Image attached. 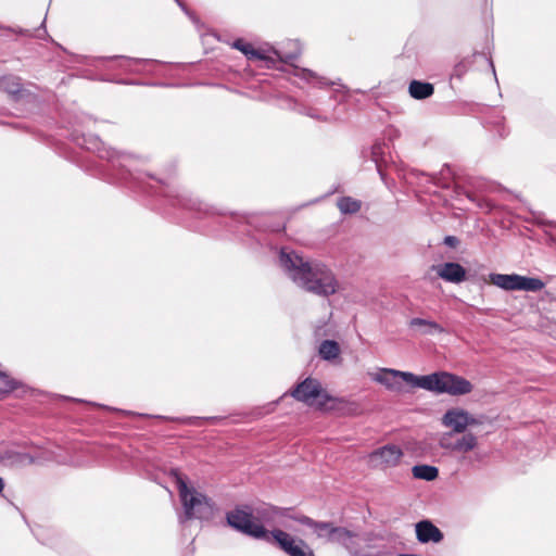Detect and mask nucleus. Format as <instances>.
<instances>
[{
    "label": "nucleus",
    "mask_w": 556,
    "mask_h": 556,
    "mask_svg": "<svg viewBox=\"0 0 556 556\" xmlns=\"http://www.w3.org/2000/svg\"><path fill=\"white\" fill-rule=\"evenodd\" d=\"M306 115H308V116H311V117H313V118H316V119H319V118H320V116H319V115H317V114H314V112H313L312 110H308V111L306 112Z\"/></svg>",
    "instance_id": "473e14b6"
},
{
    "label": "nucleus",
    "mask_w": 556,
    "mask_h": 556,
    "mask_svg": "<svg viewBox=\"0 0 556 556\" xmlns=\"http://www.w3.org/2000/svg\"><path fill=\"white\" fill-rule=\"evenodd\" d=\"M412 472L415 479L425 481H433L439 476V469L431 465H415Z\"/></svg>",
    "instance_id": "412c9836"
},
{
    "label": "nucleus",
    "mask_w": 556,
    "mask_h": 556,
    "mask_svg": "<svg viewBox=\"0 0 556 556\" xmlns=\"http://www.w3.org/2000/svg\"><path fill=\"white\" fill-rule=\"evenodd\" d=\"M490 66L492 68L493 74L495 75V67H494L492 60H490Z\"/></svg>",
    "instance_id": "c9c22d12"
},
{
    "label": "nucleus",
    "mask_w": 556,
    "mask_h": 556,
    "mask_svg": "<svg viewBox=\"0 0 556 556\" xmlns=\"http://www.w3.org/2000/svg\"><path fill=\"white\" fill-rule=\"evenodd\" d=\"M290 395L306 405H313L316 402V406L320 410L333 409L334 405L328 404L341 402V400L330 395L326 390H324L319 380L312 377H307L303 381L299 382L290 391Z\"/></svg>",
    "instance_id": "423d86ee"
},
{
    "label": "nucleus",
    "mask_w": 556,
    "mask_h": 556,
    "mask_svg": "<svg viewBox=\"0 0 556 556\" xmlns=\"http://www.w3.org/2000/svg\"><path fill=\"white\" fill-rule=\"evenodd\" d=\"M387 152H389V147L384 142L377 141L371 147L372 161L375 162L377 172L383 181H386L383 166L388 163Z\"/></svg>",
    "instance_id": "a211bd4d"
},
{
    "label": "nucleus",
    "mask_w": 556,
    "mask_h": 556,
    "mask_svg": "<svg viewBox=\"0 0 556 556\" xmlns=\"http://www.w3.org/2000/svg\"><path fill=\"white\" fill-rule=\"evenodd\" d=\"M232 47L241 51L248 58V60L265 61L267 63V67L274 66L276 60H279L282 63H288L296 58V54L283 55L274 48L267 50L255 49L251 43L244 41L243 39L235 40Z\"/></svg>",
    "instance_id": "6e6552de"
},
{
    "label": "nucleus",
    "mask_w": 556,
    "mask_h": 556,
    "mask_svg": "<svg viewBox=\"0 0 556 556\" xmlns=\"http://www.w3.org/2000/svg\"><path fill=\"white\" fill-rule=\"evenodd\" d=\"M122 63L119 64V67H124V70H127V66H125V62L124 61H121Z\"/></svg>",
    "instance_id": "e433bc0d"
},
{
    "label": "nucleus",
    "mask_w": 556,
    "mask_h": 556,
    "mask_svg": "<svg viewBox=\"0 0 556 556\" xmlns=\"http://www.w3.org/2000/svg\"><path fill=\"white\" fill-rule=\"evenodd\" d=\"M227 525L236 531L253 539L271 542L274 532L268 531L262 523L254 521V509L251 505H237L232 510L226 513Z\"/></svg>",
    "instance_id": "39448f33"
},
{
    "label": "nucleus",
    "mask_w": 556,
    "mask_h": 556,
    "mask_svg": "<svg viewBox=\"0 0 556 556\" xmlns=\"http://www.w3.org/2000/svg\"><path fill=\"white\" fill-rule=\"evenodd\" d=\"M404 453L395 444H387L369 454V462L376 467L391 468L400 464Z\"/></svg>",
    "instance_id": "1a4fd4ad"
},
{
    "label": "nucleus",
    "mask_w": 556,
    "mask_h": 556,
    "mask_svg": "<svg viewBox=\"0 0 556 556\" xmlns=\"http://www.w3.org/2000/svg\"><path fill=\"white\" fill-rule=\"evenodd\" d=\"M409 327L418 329L425 336L444 332V328L437 321L419 317L412 318Z\"/></svg>",
    "instance_id": "6ab92c4d"
},
{
    "label": "nucleus",
    "mask_w": 556,
    "mask_h": 556,
    "mask_svg": "<svg viewBox=\"0 0 556 556\" xmlns=\"http://www.w3.org/2000/svg\"><path fill=\"white\" fill-rule=\"evenodd\" d=\"M437 274L443 280L452 283H460L466 280V269L455 262H446L440 265Z\"/></svg>",
    "instance_id": "dca6fc26"
},
{
    "label": "nucleus",
    "mask_w": 556,
    "mask_h": 556,
    "mask_svg": "<svg viewBox=\"0 0 556 556\" xmlns=\"http://www.w3.org/2000/svg\"><path fill=\"white\" fill-rule=\"evenodd\" d=\"M466 195L470 201L475 202L478 207H480V208H489L490 207L489 203L485 200L476 199L472 197L471 193H466Z\"/></svg>",
    "instance_id": "7c9ffc66"
},
{
    "label": "nucleus",
    "mask_w": 556,
    "mask_h": 556,
    "mask_svg": "<svg viewBox=\"0 0 556 556\" xmlns=\"http://www.w3.org/2000/svg\"><path fill=\"white\" fill-rule=\"evenodd\" d=\"M417 540L420 543H439L443 540L442 531L430 520H421L415 525Z\"/></svg>",
    "instance_id": "2eb2a0df"
},
{
    "label": "nucleus",
    "mask_w": 556,
    "mask_h": 556,
    "mask_svg": "<svg viewBox=\"0 0 556 556\" xmlns=\"http://www.w3.org/2000/svg\"><path fill=\"white\" fill-rule=\"evenodd\" d=\"M453 443H454V441L452 440L451 433L443 435L440 440V446L444 450L454 451Z\"/></svg>",
    "instance_id": "c756f323"
},
{
    "label": "nucleus",
    "mask_w": 556,
    "mask_h": 556,
    "mask_svg": "<svg viewBox=\"0 0 556 556\" xmlns=\"http://www.w3.org/2000/svg\"><path fill=\"white\" fill-rule=\"evenodd\" d=\"M0 463L4 466H21L34 463V458L28 453L21 452L16 446L0 447Z\"/></svg>",
    "instance_id": "4468645a"
},
{
    "label": "nucleus",
    "mask_w": 556,
    "mask_h": 556,
    "mask_svg": "<svg viewBox=\"0 0 556 556\" xmlns=\"http://www.w3.org/2000/svg\"><path fill=\"white\" fill-rule=\"evenodd\" d=\"M362 556H387V555L383 553H376V554H364Z\"/></svg>",
    "instance_id": "72a5a7b5"
},
{
    "label": "nucleus",
    "mask_w": 556,
    "mask_h": 556,
    "mask_svg": "<svg viewBox=\"0 0 556 556\" xmlns=\"http://www.w3.org/2000/svg\"><path fill=\"white\" fill-rule=\"evenodd\" d=\"M274 539L278 546L289 556H315L314 552L303 540H300L296 544L289 533L280 529H275Z\"/></svg>",
    "instance_id": "9d476101"
},
{
    "label": "nucleus",
    "mask_w": 556,
    "mask_h": 556,
    "mask_svg": "<svg viewBox=\"0 0 556 556\" xmlns=\"http://www.w3.org/2000/svg\"><path fill=\"white\" fill-rule=\"evenodd\" d=\"M170 475L175 479L179 497L184 507V517L180 521L189 519L210 520L214 515L215 504L206 495L198 492L193 488H189L186 478L178 471L172 469Z\"/></svg>",
    "instance_id": "20e7f679"
},
{
    "label": "nucleus",
    "mask_w": 556,
    "mask_h": 556,
    "mask_svg": "<svg viewBox=\"0 0 556 556\" xmlns=\"http://www.w3.org/2000/svg\"><path fill=\"white\" fill-rule=\"evenodd\" d=\"M442 424L455 433H464L467 427L479 425L480 421L462 408H451L443 415Z\"/></svg>",
    "instance_id": "9b49d317"
},
{
    "label": "nucleus",
    "mask_w": 556,
    "mask_h": 556,
    "mask_svg": "<svg viewBox=\"0 0 556 556\" xmlns=\"http://www.w3.org/2000/svg\"><path fill=\"white\" fill-rule=\"evenodd\" d=\"M409 96L416 100H424L431 97L434 92L432 84L420 80H412L408 86Z\"/></svg>",
    "instance_id": "aec40b11"
},
{
    "label": "nucleus",
    "mask_w": 556,
    "mask_h": 556,
    "mask_svg": "<svg viewBox=\"0 0 556 556\" xmlns=\"http://www.w3.org/2000/svg\"><path fill=\"white\" fill-rule=\"evenodd\" d=\"M296 75L300 76L302 79H304L306 81H312V80L316 79L317 84L320 85V86L334 85V83L327 81L323 77H317V75L314 72H312V71H309L307 68H299L296 71Z\"/></svg>",
    "instance_id": "cd10ccee"
},
{
    "label": "nucleus",
    "mask_w": 556,
    "mask_h": 556,
    "mask_svg": "<svg viewBox=\"0 0 556 556\" xmlns=\"http://www.w3.org/2000/svg\"><path fill=\"white\" fill-rule=\"evenodd\" d=\"M0 91L8 93L14 101L27 99L31 96V92L23 87L22 79L14 75L0 77Z\"/></svg>",
    "instance_id": "f8f14e48"
},
{
    "label": "nucleus",
    "mask_w": 556,
    "mask_h": 556,
    "mask_svg": "<svg viewBox=\"0 0 556 556\" xmlns=\"http://www.w3.org/2000/svg\"><path fill=\"white\" fill-rule=\"evenodd\" d=\"M353 536L354 533L346 528L333 526L331 535L328 541L346 545Z\"/></svg>",
    "instance_id": "393cba45"
},
{
    "label": "nucleus",
    "mask_w": 556,
    "mask_h": 556,
    "mask_svg": "<svg viewBox=\"0 0 556 556\" xmlns=\"http://www.w3.org/2000/svg\"><path fill=\"white\" fill-rule=\"evenodd\" d=\"M99 60L124 61V62H127L128 64H148V63L154 62L153 60H150V59H134V58H128V56H124V55L101 56V58H99Z\"/></svg>",
    "instance_id": "c85d7f7f"
},
{
    "label": "nucleus",
    "mask_w": 556,
    "mask_h": 556,
    "mask_svg": "<svg viewBox=\"0 0 556 556\" xmlns=\"http://www.w3.org/2000/svg\"><path fill=\"white\" fill-rule=\"evenodd\" d=\"M477 437L472 433H465L463 437L454 440L453 448L454 452L467 453L472 451L477 446Z\"/></svg>",
    "instance_id": "5701e85b"
},
{
    "label": "nucleus",
    "mask_w": 556,
    "mask_h": 556,
    "mask_svg": "<svg viewBox=\"0 0 556 556\" xmlns=\"http://www.w3.org/2000/svg\"><path fill=\"white\" fill-rule=\"evenodd\" d=\"M489 281L505 291L538 292L545 287V282L540 278L518 274L491 273Z\"/></svg>",
    "instance_id": "0eeeda50"
},
{
    "label": "nucleus",
    "mask_w": 556,
    "mask_h": 556,
    "mask_svg": "<svg viewBox=\"0 0 556 556\" xmlns=\"http://www.w3.org/2000/svg\"><path fill=\"white\" fill-rule=\"evenodd\" d=\"M279 265L296 286L307 292L327 298L338 290L333 273L321 262L305 260L295 251L281 248Z\"/></svg>",
    "instance_id": "f03ea898"
},
{
    "label": "nucleus",
    "mask_w": 556,
    "mask_h": 556,
    "mask_svg": "<svg viewBox=\"0 0 556 556\" xmlns=\"http://www.w3.org/2000/svg\"><path fill=\"white\" fill-rule=\"evenodd\" d=\"M4 485V480L0 477V493L3 491Z\"/></svg>",
    "instance_id": "f704fd0d"
},
{
    "label": "nucleus",
    "mask_w": 556,
    "mask_h": 556,
    "mask_svg": "<svg viewBox=\"0 0 556 556\" xmlns=\"http://www.w3.org/2000/svg\"><path fill=\"white\" fill-rule=\"evenodd\" d=\"M0 379L2 380L3 387L0 389V397L2 395L9 394L18 388L20 382L13 378H10L4 371L0 370Z\"/></svg>",
    "instance_id": "bb28decb"
},
{
    "label": "nucleus",
    "mask_w": 556,
    "mask_h": 556,
    "mask_svg": "<svg viewBox=\"0 0 556 556\" xmlns=\"http://www.w3.org/2000/svg\"><path fill=\"white\" fill-rule=\"evenodd\" d=\"M293 519L303 526L312 528L318 538H327V540H329L331 531L333 529L332 522L316 521L311 517L304 515L294 517Z\"/></svg>",
    "instance_id": "f3484780"
},
{
    "label": "nucleus",
    "mask_w": 556,
    "mask_h": 556,
    "mask_svg": "<svg viewBox=\"0 0 556 556\" xmlns=\"http://www.w3.org/2000/svg\"><path fill=\"white\" fill-rule=\"evenodd\" d=\"M181 8H184V4L180 0H175Z\"/></svg>",
    "instance_id": "4c0bfd02"
},
{
    "label": "nucleus",
    "mask_w": 556,
    "mask_h": 556,
    "mask_svg": "<svg viewBox=\"0 0 556 556\" xmlns=\"http://www.w3.org/2000/svg\"><path fill=\"white\" fill-rule=\"evenodd\" d=\"M254 509V521L261 523V521L271 520L278 513V508L271 505H263Z\"/></svg>",
    "instance_id": "a878e982"
},
{
    "label": "nucleus",
    "mask_w": 556,
    "mask_h": 556,
    "mask_svg": "<svg viewBox=\"0 0 556 556\" xmlns=\"http://www.w3.org/2000/svg\"><path fill=\"white\" fill-rule=\"evenodd\" d=\"M319 355L325 361H333L339 357L340 345L334 340H324L319 345Z\"/></svg>",
    "instance_id": "4be33fe9"
},
{
    "label": "nucleus",
    "mask_w": 556,
    "mask_h": 556,
    "mask_svg": "<svg viewBox=\"0 0 556 556\" xmlns=\"http://www.w3.org/2000/svg\"><path fill=\"white\" fill-rule=\"evenodd\" d=\"M73 140L81 148L97 152L99 156L106 160L110 168H108L106 179L114 184H125L129 187H138L144 192H149L148 187L154 188L155 186L149 181L160 185L169 203L174 206H181L186 210L192 211L199 215H214L215 208L201 200L190 197L185 191H179L169 186L165 180L156 178L150 174L142 173L139 169L140 160L137 157L116 151L112 148H105L103 142L98 136L91 134H78L77 131L72 135Z\"/></svg>",
    "instance_id": "f257e3e1"
},
{
    "label": "nucleus",
    "mask_w": 556,
    "mask_h": 556,
    "mask_svg": "<svg viewBox=\"0 0 556 556\" xmlns=\"http://www.w3.org/2000/svg\"><path fill=\"white\" fill-rule=\"evenodd\" d=\"M91 404L94 405V406H99L101 408H105L108 410L121 412L124 415H136L135 413H132L130 410H121V409H116V408L109 407V406H105V405H100V404H97V403H91ZM137 415L138 416H142V417H151L150 415H143V414H137ZM154 417L155 418H160V419L177 421V422H180V424H184V425L197 426V427L201 426L204 421L216 424L217 421L222 420V417H218V416H212V417H177V418L165 417V416H154Z\"/></svg>",
    "instance_id": "ddd939ff"
},
{
    "label": "nucleus",
    "mask_w": 556,
    "mask_h": 556,
    "mask_svg": "<svg viewBox=\"0 0 556 556\" xmlns=\"http://www.w3.org/2000/svg\"><path fill=\"white\" fill-rule=\"evenodd\" d=\"M443 243L448 248H456L459 244V239L455 236H446Z\"/></svg>",
    "instance_id": "2f4dec72"
},
{
    "label": "nucleus",
    "mask_w": 556,
    "mask_h": 556,
    "mask_svg": "<svg viewBox=\"0 0 556 556\" xmlns=\"http://www.w3.org/2000/svg\"><path fill=\"white\" fill-rule=\"evenodd\" d=\"M397 377L413 388H420L438 394L464 395L472 390V384L469 380L446 371L416 376L408 371L382 368L379 372L375 374L372 379L384 386L388 390L401 391V383L395 381Z\"/></svg>",
    "instance_id": "7ed1b4c3"
},
{
    "label": "nucleus",
    "mask_w": 556,
    "mask_h": 556,
    "mask_svg": "<svg viewBox=\"0 0 556 556\" xmlns=\"http://www.w3.org/2000/svg\"><path fill=\"white\" fill-rule=\"evenodd\" d=\"M337 206L342 214H355L361 210L362 202L351 197H342L338 200Z\"/></svg>",
    "instance_id": "b1692460"
}]
</instances>
